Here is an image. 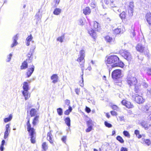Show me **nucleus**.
<instances>
[{"label": "nucleus", "mask_w": 151, "mask_h": 151, "mask_svg": "<svg viewBox=\"0 0 151 151\" xmlns=\"http://www.w3.org/2000/svg\"><path fill=\"white\" fill-rule=\"evenodd\" d=\"M106 64H109V65H107L108 67H109V72L114 67H121L123 66V63L122 62L119 61V58L116 55H111L108 57L107 60L106 61Z\"/></svg>", "instance_id": "f257e3e1"}, {"label": "nucleus", "mask_w": 151, "mask_h": 151, "mask_svg": "<svg viewBox=\"0 0 151 151\" xmlns=\"http://www.w3.org/2000/svg\"><path fill=\"white\" fill-rule=\"evenodd\" d=\"M127 81L129 86H134V90L135 93H138L139 92L140 85L139 83H137L136 78L129 75L127 78Z\"/></svg>", "instance_id": "f03ea898"}, {"label": "nucleus", "mask_w": 151, "mask_h": 151, "mask_svg": "<svg viewBox=\"0 0 151 151\" xmlns=\"http://www.w3.org/2000/svg\"><path fill=\"white\" fill-rule=\"evenodd\" d=\"M132 98L136 102L139 104H142L144 102L142 97L137 94H132Z\"/></svg>", "instance_id": "7ed1b4c3"}, {"label": "nucleus", "mask_w": 151, "mask_h": 151, "mask_svg": "<svg viewBox=\"0 0 151 151\" xmlns=\"http://www.w3.org/2000/svg\"><path fill=\"white\" fill-rule=\"evenodd\" d=\"M27 130L29 132V135L30 136L31 142L32 143H35V141L34 134L35 132L34 129L33 127L27 128Z\"/></svg>", "instance_id": "20e7f679"}, {"label": "nucleus", "mask_w": 151, "mask_h": 151, "mask_svg": "<svg viewBox=\"0 0 151 151\" xmlns=\"http://www.w3.org/2000/svg\"><path fill=\"white\" fill-rule=\"evenodd\" d=\"M121 74V70L119 69L115 70L112 73V77L114 79H117L120 77Z\"/></svg>", "instance_id": "39448f33"}, {"label": "nucleus", "mask_w": 151, "mask_h": 151, "mask_svg": "<svg viewBox=\"0 0 151 151\" xmlns=\"http://www.w3.org/2000/svg\"><path fill=\"white\" fill-rule=\"evenodd\" d=\"M122 56L127 61H130L132 58V56L130 53L127 50H124L122 53Z\"/></svg>", "instance_id": "423d86ee"}, {"label": "nucleus", "mask_w": 151, "mask_h": 151, "mask_svg": "<svg viewBox=\"0 0 151 151\" xmlns=\"http://www.w3.org/2000/svg\"><path fill=\"white\" fill-rule=\"evenodd\" d=\"M144 111L146 113L149 114L151 113V106L149 104H147L143 107Z\"/></svg>", "instance_id": "0eeeda50"}, {"label": "nucleus", "mask_w": 151, "mask_h": 151, "mask_svg": "<svg viewBox=\"0 0 151 151\" xmlns=\"http://www.w3.org/2000/svg\"><path fill=\"white\" fill-rule=\"evenodd\" d=\"M121 103L122 104L128 108H132L134 107L133 105L131 104L130 102L127 101L126 100H122Z\"/></svg>", "instance_id": "6e6552de"}, {"label": "nucleus", "mask_w": 151, "mask_h": 151, "mask_svg": "<svg viewBox=\"0 0 151 151\" xmlns=\"http://www.w3.org/2000/svg\"><path fill=\"white\" fill-rule=\"evenodd\" d=\"M10 124H7L6 126V130L4 132V139H6L9 135L10 132Z\"/></svg>", "instance_id": "1a4fd4ad"}, {"label": "nucleus", "mask_w": 151, "mask_h": 151, "mask_svg": "<svg viewBox=\"0 0 151 151\" xmlns=\"http://www.w3.org/2000/svg\"><path fill=\"white\" fill-rule=\"evenodd\" d=\"M85 61H81L80 62V65L81 66V70L82 71V75H81V78L82 79V83L80 85V86H82L83 87V70H84V68H83V66L84 65V63Z\"/></svg>", "instance_id": "9d476101"}, {"label": "nucleus", "mask_w": 151, "mask_h": 151, "mask_svg": "<svg viewBox=\"0 0 151 151\" xmlns=\"http://www.w3.org/2000/svg\"><path fill=\"white\" fill-rule=\"evenodd\" d=\"M93 25L94 28L95 30L99 32L100 31L101 28L100 24L97 22L94 21L93 22Z\"/></svg>", "instance_id": "9b49d317"}, {"label": "nucleus", "mask_w": 151, "mask_h": 151, "mask_svg": "<svg viewBox=\"0 0 151 151\" xmlns=\"http://www.w3.org/2000/svg\"><path fill=\"white\" fill-rule=\"evenodd\" d=\"M34 66L32 65V67L28 69L27 72V76L28 78L30 77L33 73L34 70Z\"/></svg>", "instance_id": "f8f14e48"}, {"label": "nucleus", "mask_w": 151, "mask_h": 151, "mask_svg": "<svg viewBox=\"0 0 151 151\" xmlns=\"http://www.w3.org/2000/svg\"><path fill=\"white\" fill-rule=\"evenodd\" d=\"M137 50L141 53L143 52L145 49V47L141 44H138L136 47Z\"/></svg>", "instance_id": "ddd939ff"}, {"label": "nucleus", "mask_w": 151, "mask_h": 151, "mask_svg": "<svg viewBox=\"0 0 151 151\" xmlns=\"http://www.w3.org/2000/svg\"><path fill=\"white\" fill-rule=\"evenodd\" d=\"M145 18L148 24L151 27V14L147 13L145 15Z\"/></svg>", "instance_id": "4468645a"}, {"label": "nucleus", "mask_w": 151, "mask_h": 151, "mask_svg": "<svg viewBox=\"0 0 151 151\" xmlns=\"http://www.w3.org/2000/svg\"><path fill=\"white\" fill-rule=\"evenodd\" d=\"M52 135L50 132H48L47 134V139L51 144H53V140L52 138Z\"/></svg>", "instance_id": "2eb2a0df"}, {"label": "nucleus", "mask_w": 151, "mask_h": 151, "mask_svg": "<svg viewBox=\"0 0 151 151\" xmlns=\"http://www.w3.org/2000/svg\"><path fill=\"white\" fill-rule=\"evenodd\" d=\"M18 36L17 34L13 37V41L12 44L11 45V47H13L16 46L18 44V42H17V40H18Z\"/></svg>", "instance_id": "dca6fc26"}, {"label": "nucleus", "mask_w": 151, "mask_h": 151, "mask_svg": "<svg viewBox=\"0 0 151 151\" xmlns=\"http://www.w3.org/2000/svg\"><path fill=\"white\" fill-rule=\"evenodd\" d=\"M142 126L145 128V130H147L151 126L150 124H149L145 121H143L141 123Z\"/></svg>", "instance_id": "f3484780"}, {"label": "nucleus", "mask_w": 151, "mask_h": 151, "mask_svg": "<svg viewBox=\"0 0 151 151\" xmlns=\"http://www.w3.org/2000/svg\"><path fill=\"white\" fill-rule=\"evenodd\" d=\"M22 94L24 96L25 99L27 100L30 97V93L28 92V91H22Z\"/></svg>", "instance_id": "a211bd4d"}, {"label": "nucleus", "mask_w": 151, "mask_h": 151, "mask_svg": "<svg viewBox=\"0 0 151 151\" xmlns=\"http://www.w3.org/2000/svg\"><path fill=\"white\" fill-rule=\"evenodd\" d=\"M58 76L57 74H54L51 76V79L53 80L52 82L55 83L58 82Z\"/></svg>", "instance_id": "6ab92c4d"}, {"label": "nucleus", "mask_w": 151, "mask_h": 151, "mask_svg": "<svg viewBox=\"0 0 151 151\" xmlns=\"http://www.w3.org/2000/svg\"><path fill=\"white\" fill-rule=\"evenodd\" d=\"M28 63H29L26 60L22 63V65L20 66L21 69H25L27 68L28 67Z\"/></svg>", "instance_id": "aec40b11"}, {"label": "nucleus", "mask_w": 151, "mask_h": 151, "mask_svg": "<svg viewBox=\"0 0 151 151\" xmlns=\"http://www.w3.org/2000/svg\"><path fill=\"white\" fill-rule=\"evenodd\" d=\"M83 12L85 15L89 14L91 13V9L89 7H87L83 10Z\"/></svg>", "instance_id": "412c9836"}, {"label": "nucleus", "mask_w": 151, "mask_h": 151, "mask_svg": "<svg viewBox=\"0 0 151 151\" xmlns=\"http://www.w3.org/2000/svg\"><path fill=\"white\" fill-rule=\"evenodd\" d=\"M22 88L23 91H28L29 90L28 83L27 82H24L23 83Z\"/></svg>", "instance_id": "4be33fe9"}, {"label": "nucleus", "mask_w": 151, "mask_h": 151, "mask_svg": "<svg viewBox=\"0 0 151 151\" xmlns=\"http://www.w3.org/2000/svg\"><path fill=\"white\" fill-rule=\"evenodd\" d=\"M39 116H36L33 119L32 124L34 126L36 125L39 122Z\"/></svg>", "instance_id": "5701e85b"}, {"label": "nucleus", "mask_w": 151, "mask_h": 151, "mask_svg": "<svg viewBox=\"0 0 151 151\" xmlns=\"http://www.w3.org/2000/svg\"><path fill=\"white\" fill-rule=\"evenodd\" d=\"M37 112V110L35 109H32L30 111L31 116L33 117L35 116Z\"/></svg>", "instance_id": "b1692460"}, {"label": "nucleus", "mask_w": 151, "mask_h": 151, "mask_svg": "<svg viewBox=\"0 0 151 151\" xmlns=\"http://www.w3.org/2000/svg\"><path fill=\"white\" fill-rule=\"evenodd\" d=\"M88 33L93 38H95L96 34L93 29H91L90 30L88 31Z\"/></svg>", "instance_id": "393cba45"}, {"label": "nucleus", "mask_w": 151, "mask_h": 151, "mask_svg": "<svg viewBox=\"0 0 151 151\" xmlns=\"http://www.w3.org/2000/svg\"><path fill=\"white\" fill-rule=\"evenodd\" d=\"M64 120L67 126L68 127H70V118L67 117Z\"/></svg>", "instance_id": "a878e982"}, {"label": "nucleus", "mask_w": 151, "mask_h": 151, "mask_svg": "<svg viewBox=\"0 0 151 151\" xmlns=\"http://www.w3.org/2000/svg\"><path fill=\"white\" fill-rule=\"evenodd\" d=\"M61 10L59 8H56L54 10L53 13L55 15L59 14L61 12Z\"/></svg>", "instance_id": "bb28decb"}, {"label": "nucleus", "mask_w": 151, "mask_h": 151, "mask_svg": "<svg viewBox=\"0 0 151 151\" xmlns=\"http://www.w3.org/2000/svg\"><path fill=\"white\" fill-rule=\"evenodd\" d=\"M12 118V114H10L9 116V117L5 118L4 119V122H7L10 121Z\"/></svg>", "instance_id": "cd10ccee"}, {"label": "nucleus", "mask_w": 151, "mask_h": 151, "mask_svg": "<svg viewBox=\"0 0 151 151\" xmlns=\"http://www.w3.org/2000/svg\"><path fill=\"white\" fill-rule=\"evenodd\" d=\"M33 54L31 53V55L28 54L27 57L29 58L28 59H27L26 61L28 62V63H30L32 62L33 57Z\"/></svg>", "instance_id": "c85d7f7f"}, {"label": "nucleus", "mask_w": 151, "mask_h": 151, "mask_svg": "<svg viewBox=\"0 0 151 151\" xmlns=\"http://www.w3.org/2000/svg\"><path fill=\"white\" fill-rule=\"evenodd\" d=\"M40 11L39 9L38 12L36 14L35 17L39 21L41 19L42 17V15L40 14Z\"/></svg>", "instance_id": "c756f323"}, {"label": "nucleus", "mask_w": 151, "mask_h": 151, "mask_svg": "<svg viewBox=\"0 0 151 151\" xmlns=\"http://www.w3.org/2000/svg\"><path fill=\"white\" fill-rule=\"evenodd\" d=\"M120 33H122V32H121V29L120 28L116 29L114 31V33L115 35H117Z\"/></svg>", "instance_id": "7c9ffc66"}, {"label": "nucleus", "mask_w": 151, "mask_h": 151, "mask_svg": "<svg viewBox=\"0 0 151 151\" xmlns=\"http://www.w3.org/2000/svg\"><path fill=\"white\" fill-rule=\"evenodd\" d=\"M105 39L107 42L110 43L112 40V38L109 36H107L105 37Z\"/></svg>", "instance_id": "2f4dec72"}, {"label": "nucleus", "mask_w": 151, "mask_h": 151, "mask_svg": "<svg viewBox=\"0 0 151 151\" xmlns=\"http://www.w3.org/2000/svg\"><path fill=\"white\" fill-rule=\"evenodd\" d=\"M116 139L119 141L120 143H122L124 142V140L122 137L120 136H118L116 137Z\"/></svg>", "instance_id": "473e14b6"}, {"label": "nucleus", "mask_w": 151, "mask_h": 151, "mask_svg": "<svg viewBox=\"0 0 151 151\" xmlns=\"http://www.w3.org/2000/svg\"><path fill=\"white\" fill-rule=\"evenodd\" d=\"M121 18L123 19H125L126 17V13L124 12H123L119 15Z\"/></svg>", "instance_id": "72a5a7b5"}, {"label": "nucleus", "mask_w": 151, "mask_h": 151, "mask_svg": "<svg viewBox=\"0 0 151 151\" xmlns=\"http://www.w3.org/2000/svg\"><path fill=\"white\" fill-rule=\"evenodd\" d=\"M57 112L59 115L61 116L63 114V109L60 108H58L57 109Z\"/></svg>", "instance_id": "f704fd0d"}, {"label": "nucleus", "mask_w": 151, "mask_h": 151, "mask_svg": "<svg viewBox=\"0 0 151 151\" xmlns=\"http://www.w3.org/2000/svg\"><path fill=\"white\" fill-rule=\"evenodd\" d=\"M104 124L106 127L108 128H110L112 127V125L111 124L108 123L106 121L104 122Z\"/></svg>", "instance_id": "c9c22d12"}, {"label": "nucleus", "mask_w": 151, "mask_h": 151, "mask_svg": "<svg viewBox=\"0 0 151 151\" xmlns=\"http://www.w3.org/2000/svg\"><path fill=\"white\" fill-rule=\"evenodd\" d=\"M64 38V36H62L59 37L57 39L58 41H60V42H62L63 41V40Z\"/></svg>", "instance_id": "e433bc0d"}, {"label": "nucleus", "mask_w": 151, "mask_h": 151, "mask_svg": "<svg viewBox=\"0 0 151 151\" xmlns=\"http://www.w3.org/2000/svg\"><path fill=\"white\" fill-rule=\"evenodd\" d=\"M146 73L148 76H151V68H148L147 69Z\"/></svg>", "instance_id": "4c0bfd02"}, {"label": "nucleus", "mask_w": 151, "mask_h": 151, "mask_svg": "<svg viewBox=\"0 0 151 151\" xmlns=\"http://www.w3.org/2000/svg\"><path fill=\"white\" fill-rule=\"evenodd\" d=\"M123 134L124 135L127 137H130V134L129 132L127 131H124L123 132Z\"/></svg>", "instance_id": "58836bf2"}, {"label": "nucleus", "mask_w": 151, "mask_h": 151, "mask_svg": "<svg viewBox=\"0 0 151 151\" xmlns=\"http://www.w3.org/2000/svg\"><path fill=\"white\" fill-rule=\"evenodd\" d=\"M42 146L43 149L45 150L47 149V145L45 142H44L43 143L42 145Z\"/></svg>", "instance_id": "ea45409f"}, {"label": "nucleus", "mask_w": 151, "mask_h": 151, "mask_svg": "<svg viewBox=\"0 0 151 151\" xmlns=\"http://www.w3.org/2000/svg\"><path fill=\"white\" fill-rule=\"evenodd\" d=\"M144 141L145 143L148 146L151 143L149 139H144Z\"/></svg>", "instance_id": "a19ab883"}, {"label": "nucleus", "mask_w": 151, "mask_h": 151, "mask_svg": "<svg viewBox=\"0 0 151 151\" xmlns=\"http://www.w3.org/2000/svg\"><path fill=\"white\" fill-rule=\"evenodd\" d=\"M84 19L83 18L82 19H80L79 20V24L80 25H83V21H84Z\"/></svg>", "instance_id": "79ce46f5"}, {"label": "nucleus", "mask_w": 151, "mask_h": 151, "mask_svg": "<svg viewBox=\"0 0 151 151\" xmlns=\"http://www.w3.org/2000/svg\"><path fill=\"white\" fill-rule=\"evenodd\" d=\"M84 58V57L80 56L79 58H78L77 61L79 62H81V61L82 62L83 61H85Z\"/></svg>", "instance_id": "37998d69"}, {"label": "nucleus", "mask_w": 151, "mask_h": 151, "mask_svg": "<svg viewBox=\"0 0 151 151\" xmlns=\"http://www.w3.org/2000/svg\"><path fill=\"white\" fill-rule=\"evenodd\" d=\"M91 6L93 8H94L96 7V2L94 1H92L91 4Z\"/></svg>", "instance_id": "c03bdc74"}, {"label": "nucleus", "mask_w": 151, "mask_h": 151, "mask_svg": "<svg viewBox=\"0 0 151 151\" xmlns=\"http://www.w3.org/2000/svg\"><path fill=\"white\" fill-rule=\"evenodd\" d=\"M129 7L130 9V10L131 11L132 10V9H133V8L134 7V4L133 2H130L129 4Z\"/></svg>", "instance_id": "a18cd8bd"}, {"label": "nucleus", "mask_w": 151, "mask_h": 151, "mask_svg": "<svg viewBox=\"0 0 151 151\" xmlns=\"http://www.w3.org/2000/svg\"><path fill=\"white\" fill-rule=\"evenodd\" d=\"M32 37L31 35H30L26 39L27 41H31L32 39Z\"/></svg>", "instance_id": "49530a36"}, {"label": "nucleus", "mask_w": 151, "mask_h": 151, "mask_svg": "<svg viewBox=\"0 0 151 151\" xmlns=\"http://www.w3.org/2000/svg\"><path fill=\"white\" fill-rule=\"evenodd\" d=\"M92 121L89 120L87 122V125L88 127H92Z\"/></svg>", "instance_id": "de8ad7c7"}, {"label": "nucleus", "mask_w": 151, "mask_h": 151, "mask_svg": "<svg viewBox=\"0 0 151 151\" xmlns=\"http://www.w3.org/2000/svg\"><path fill=\"white\" fill-rule=\"evenodd\" d=\"M80 56L85 57V52L83 50H81L80 52Z\"/></svg>", "instance_id": "09e8293b"}, {"label": "nucleus", "mask_w": 151, "mask_h": 151, "mask_svg": "<svg viewBox=\"0 0 151 151\" xmlns=\"http://www.w3.org/2000/svg\"><path fill=\"white\" fill-rule=\"evenodd\" d=\"M130 34H131V37H134L135 36L136 34H135V33L134 32V29L133 30H132V32H131Z\"/></svg>", "instance_id": "8fccbe9b"}, {"label": "nucleus", "mask_w": 151, "mask_h": 151, "mask_svg": "<svg viewBox=\"0 0 151 151\" xmlns=\"http://www.w3.org/2000/svg\"><path fill=\"white\" fill-rule=\"evenodd\" d=\"M114 2L113 1H110V6L111 7L113 8L116 7V6L115 4L114 3Z\"/></svg>", "instance_id": "3c124183"}, {"label": "nucleus", "mask_w": 151, "mask_h": 151, "mask_svg": "<svg viewBox=\"0 0 151 151\" xmlns=\"http://www.w3.org/2000/svg\"><path fill=\"white\" fill-rule=\"evenodd\" d=\"M26 124L27 126V129L32 127L30 123V121H27L26 123Z\"/></svg>", "instance_id": "603ef678"}, {"label": "nucleus", "mask_w": 151, "mask_h": 151, "mask_svg": "<svg viewBox=\"0 0 151 151\" xmlns=\"http://www.w3.org/2000/svg\"><path fill=\"white\" fill-rule=\"evenodd\" d=\"M12 56V54H10L8 56L7 60V62H9L10 61Z\"/></svg>", "instance_id": "864d4df0"}, {"label": "nucleus", "mask_w": 151, "mask_h": 151, "mask_svg": "<svg viewBox=\"0 0 151 151\" xmlns=\"http://www.w3.org/2000/svg\"><path fill=\"white\" fill-rule=\"evenodd\" d=\"M35 46H33V47H32V48H31L30 49L31 51V50H32V52L31 51L30 52H29V53H28V54L29 55H31V53L33 54V52L34 51V50L35 49Z\"/></svg>", "instance_id": "5fc2aeb1"}, {"label": "nucleus", "mask_w": 151, "mask_h": 151, "mask_svg": "<svg viewBox=\"0 0 151 151\" xmlns=\"http://www.w3.org/2000/svg\"><path fill=\"white\" fill-rule=\"evenodd\" d=\"M141 85L143 86L144 88H147L148 87V84L145 82H142L141 83Z\"/></svg>", "instance_id": "6e6d98bb"}, {"label": "nucleus", "mask_w": 151, "mask_h": 151, "mask_svg": "<svg viewBox=\"0 0 151 151\" xmlns=\"http://www.w3.org/2000/svg\"><path fill=\"white\" fill-rule=\"evenodd\" d=\"M88 128L86 129V132H90L92 129V127H88Z\"/></svg>", "instance_id": "4d7b16f0"}, {"label": "nucleus", "mask_w": 151, "mask_h": 151, "mask_svg": "<svg viewBox=\"0 0 151 151\" xmlns=\"http://www.w3.org/2000/svg\"><path fill=\"white\" fill-rule=\"evenodd\" d=\"M75 92L77 95H79L80 92V89L78 88H76L75 89Z\"/></svg>", "instance_id": "13d9d810"}, {"label": "nucleus", "mask_w": 151, "mask_h": 151, "mask_svg": "<svg viewBox=\"0 0 151 151\" xmlns=\"http://www.w3.org/2000/svg\"><path fill=\"white\" fill-rule=\"evenodd\" d=\"M85 110H86V111L88 113H90L91 111L90 109L89 108L86 106V107L85 108Z\"/></svg>", "instance_id": "bf43d9fd"}, {"label": "nucleus", "mask_w": 151, "mask_h": 151, "mask_svg": "<svg viewBox=\"0 0 151 151\" xmlns=\"http://www.w3.org/2000/svg\"><path fill=\"white\" fill-rule=\"evenodd\" d=\"M66 136H63L61 139L62 141L65 143L66 142Z\"/></svg>", "instance_id": "052dcab7"}, {"label": "nucleus", "mask_w": 151, "mask_h": 151, "mask_svg": "<svg viewBox=\"0 0 151 151\" xmlns=\"http://www.w3.org/2000/svg\"><path fill=\"white\" fill-rule=\"evenodd\" d=\"M65 104L68 106H70V101L68 99H66L65 101Z\"/></svg>", "instance_id": "680f3d73"}, {"label": "nucleus", "mask_w": 151, "mask_h": 151, "mask_svg": "<svg viewBox=\"0 0 151 151\" xmlns=\"http://www.w3.org/2000/svg\"><path fill=\"white\" fill-rule=\"evenodd\" d=\"M110 112L111 114L113 116H116L117 114L116 112L114 111H111Z\"/></svg>", "instance_id": "e2e57ef3"}, {"label": "nucleus", "mask_w": 151, "mask_h": 151, "mask_svg": "<svg viewBox=\"0 0 151 151\" xmlns=\"http://www.w3.org/2000/svg\"><path fill=\"white\" fill-rule=\"evenodd\" d=\"M113 109L115 110H117L118 109V107L116 105H113L112 106Z\"/></svg>", "instance_id": "0e129e2a"}, {"label": "nucleus", "mask_w": 151, "mask_h": 151, "mask_svg": "<svg viewBox=\"0 0 151 151\" xmlns=\"http://www.w3.org/2000/svg\"><path fill=\"white\" fill-rule=\"evenodd\" d=\"M139 133V131L138 130L136 129L134 131V134L137 136L138 134Z\"/></svg>", "instance_id": "69168bd1"}, {"label": "nucleus", "mask_w": 151, "mask_h": 151, "mask_svg": "<svg viewBox=\"0 0 151 151\" xmlns=\"http://www.w3.org/2000/svg\"><path fill=\"white\" fill-rule=\"evenodd\" d=\"M121 151H128V150L126 148L122 147L121 149Z\"/></svg>", "instance_id": "338daca9"}, {"label": "nucleus", "mask_w": 151, "mask_h": 151, "mask_svg": "<svg viewBox=\"0 0 151 151\" xmlns=\"http://www.w3.org/2000/svg\"><path fill=\"white\" fill-rule=\"evenodd\" d=\"M147 94L149 95H150L151 96V88L147 89Z\"/></svg>", "instance_id": "774afa93"}]
</instances>
